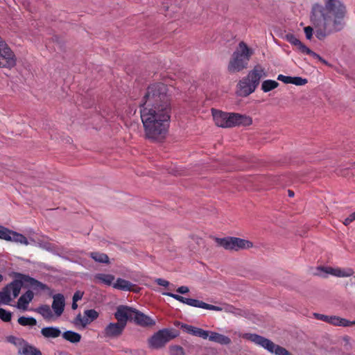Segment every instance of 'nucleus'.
I'll use <instances>...</instances> for the list:
<instances>
[{
	"label": "nucleus",
	"mask_w": 355,
	"mask_h": 355,
	"mask_svg": "<svg viewBox=\"0 0 355 355\" xmlns=\"http://www.w3.org/2000/svg\"><path fill=\"white\" fill-rule=\"evenodd\" d=\"M324 4H314L311 21L315 28V36L322 40L327 35L343 30L347 10L343 0H324Z\"/></svg>",
	"instance_id": "1"
},
{
	"label": "nucleus",
	"mask_w": 355,
	"mask_h": 355,
	"mask_svg": "<svg viewBox=\"0 0 355 355\" xmlns=\"http://www.w3.org/2000/svg\"><path fill=\"white\" fill-rule=\"evenodd\" d=\"M171 108L140 107V117L146 138L157 140L167 132Z\"/></svg>",
	"instance_id": "2"
},
{
	"label": "nucleus",
	"mask_w": 355,
	"mask_h": 355,
	"mask_svg": "<svg viewBox=\"0 0 355 355\" xmlns=\"http://www.w3.org/2000/svg\"><path fill=\"white\" fill-rule=\"evenodd\" d=\"M171 108L167 86L162 83L149 85L141 101L140 107Z\"/></svg>",
	"instance_id": "3"
},
{
	"label": "nucleus",
	"mask_w": 355,
	"mask_h": 355,
	"mask_svg": "<svg viewBox=\"0 0 355 355\" xmlns=\"http://www.w3.org/2000/svg\"><path fill=\"white\" fill-rule=\"evenodd\" d=\"M16 279L7 284L0 291V304L10 305L13 299H15L20 293L24 282H28L33 286H37L44 289L46 286L40 282L21 273H16Z\"/></svg>",
	"instance_id": "4"
},
{
	"label": "nucleus",
	"mask_w": 355,
	"mask_h": 355,
	"mask_svg": "<svg viewBox=\"0 0 355 355\" xmlns=\"http://www.w3.org/2000/svg\"><path fill=\"white\" fill-rule=\"evenodd\" d=\"M215 124L220 128H228L239 125L248 126L252 123L250 116L234 112H225L211 110Z\"/></svg>",
	"instance_id": "5"
},
{
	"label": "nucleus",
	"mask_w": 355,
	"mask_h": 355,
	"mask_svg": "<svg viewBox=\"0 0 355 355\" xmlns=\"http://www.w3.org/2000/svg\"><path fill=\"white\" fill-rule=\"evenodd\" d=\"M254 50L244 42H240L238 47L232 53L227 65V71L230 73H238L246 69L248 66Z\"/></svg>",
	"instance_id": "6"
},
{
	"label": "nucleus",
	"mask_w": 355,
	"mask_h": 355,
	"mask_svg": "<svg viewBox=\"0 0 355 355\" xmlns=\"http://www.w3.org/2000/svg\"><path fill=\"white\" fill-rule=\"evenodd\" d=\"M242 338L247 339L255 345L263 347L268 352L275 355H292L285 348L275 344L270 340L256 334H244Z\"/></svg>",
	"instance_id": "7"
},
{
	"label": "nucleus",
	"mask_w": 355,
	"mask_h": 355,
	"mask_svg": "<svg viewBox=\"0 0 355 355\" xmlns=\"http://www.w3.org/2000/svg\"><path fill=\"white\" fill-rule=\"evenodd\" d=\"M178 336L168 329L159 330L148 340V347L152 349L163 348L167 343Z\"/></svg>",
	"instance_id": "8"
},
{
	"label": "nucleus",
	"mask_w": 355,
	"mask_h": 355,
	"mask_svg": "<svg viewBox=\"0 0 355 355\" xmlns=\"http://www.w3.org/2000/svg\"><path fill=\"white\" fill-rule=\"evenodd\" d=\"M216 243L227 250L239 251L251 248L253 243L245 239L237 237L216 238Z\"/></svg>",
	"instance_id": "9"
},
{
	"label": "nucleus",
	"mask_w": 355,
	"mask_h": 355,
	"mask_svg": "<svg viewBox=\"0 0 355 355\" xmlns=\"http://www.w3.org/2000/svg\"><path fill=\"white\" fill-rule=\"evenodd\" d=\"M16 64L14 53L0 37V67L11 68Z\"/></svg>",
	"instance_id": "10"
},
{
	"label": "nucleus",
	"mask_w": 355,
	"mask_h": 355,
	"mask_svg": "<svg viewBox=\"0 0 355 355\" xmlns=\"http://www.w3.org/2000/svg\"><path fill=\"white\" fill-rule=\"evenodd\" d=\"M0 239L24 245H28L30 244L27 238L22 234L10 230L1 225H0Z\"/></svg>",
	"instance_id": "11"
},
{
	"label": "nucleus",
	"mask_w": 355,
	"mask_h": 355,
	"mask_svg": "<svg viewBox=\"0 0 355 355\" xmlns=\"http://www.w3.org/2000/svg\"><path fill=\"white\" fill-rule=\"evenodd\" d=\"M99 313L95 309H87L83 312V314L78 313L73 320V324L78 327L85 329L87 325L96 320Z\"/></svg>",
	"instance_id": "12"
},
{
	"label": "nucleus",
	"mask_w": 355,
	"mask_h": 355,
	"mask_svg": "<svg viewBox=\"0 0 355 355\" xmlns=\"http://www.w3.org/2000/svg\"><path fill=\"white\" fill-rule=\"evenodd\" d=\"M125 327L120 322H110L103 331V335L105 338L115 339L119 338L123 333Z\"/></svg>",
	"instance_id": "13"
},
{
	"label": "nucleus",
	"mask_w": 355,
	"mask_h": 355,
	"mask_svg": "<svg viewBox=\"0 0 355 355\" xmlns=\"http://www.w3.org/2000/svg\"><path fill=\"white\" fill-rule=\"evenodd\" d=\"M134 312L135 309L127 306H119L114 313V318L117 320L118 322L126 327L128 320H132Z\"/></svg>",
	"instance_id": "14"
},
{
	"label": "nucleus",
	"mask_w": 355,
	"mask_h": 355,
	"mask_svg": "<svg viewBox=\"0 0 355 355\" xmlns=\"http://www.w3.org/2000/svg\"><path fill=\"white\" fill-rule=\"evenodd\" d=\"M265 76H266V73L264 69L261 66L257 65L250 71L245 78L257 87L261 79Z\"/></svg>",
	"instance_id": "15"
},
{
	"label": "nucleus",
	"mask_w": 355,
	"mask_h": 355,
	"mask_svg": "<svg viewBox=\"0 0 355 355\" xmlns=\"http://www.w3.org/2000/svg\"><path fill=\"white\" fill-rule=\"evenodd\" d=\"M132 320L137 324L144 327H152L155 324V320L136 309H135Z\"/></svg>",
	"instance_id": "16"
},
{
	"label": "nucleus",
	"mask_w": 355,
	"mask_h": 355,
	"mask_svg": "<svg viewBox=\"0 0 355 355\" xmlns=\"http://www.w3.org/2000/svg\"><path fill=\"white\" fill-rule=\"evenodd\" d=\"M65 300L62 294L58 293L53 296V303L51 305L52 309L55 315L60 317L64 310Z\"/></svg>",
	"instance_id": "17"
},
{
	"label": "nucleus",
	"mask_w": 355,
	"mask_h": 355,
	"mask_svg": "<svg viewBox=\"0 0 355 355\" xmlns=\"http://www.w3.org/2000/svg\"><path fill=\"white\" fill-rule=\"evenodd\" d=\"M237 87L239 95L241 96H248L253 93L257 88L254 85L245 78H243L239 82Z\"/></svg>",
	"instance_id": "18"
},
{
	"label": "nucleus",
	"mask_w": 355,
	"mask_h": 355,
	"mask_svg": "<svg viewBox=\"0 0 355 355\" xmlns=\"http://www.w3.org/2000/svg\"><path fill=\"white\" fill-rule=\"evenodd\" d=\"M189 306L216 311H221L223 310L220 306L209 304L202 301L192 298H190Z\"/></svg>",
	"instance_id": "19"
},
{
	"label": "nucleus",
	"mask_w": 355,
	"mask_h": 355,
	"mask_svg": "<svg viewBox=\"0 0 355 355\" xmlns=\"http://www.w3.org/2000/svg\"><path fill=\"white\" fill-rule=\"evenodd\" d=\"M33 297V292L31 290L27 291L18 299L17 307L19 309H22L24 311L26 310L28 304L32 301Z\"/></svg>",
	"instance_id": "20"
},
{
	"label": "nucleus",
	"mask_w": 355,
	"mask_h": 355,
	"mask_svg": "<svg viewBox=\"0 0 355 355\" xmlns=\"http://www.w3.org/2000/svg\"><path fill=\"white\" fill-rule=\"evenodd\" d=\"M41 334L45 338H58L62 332L57 327H46L41 329Z\"/></svg>",
	"instance_id": "21"
},
{
	"label": "nucleus",
	"mask_w": 355,
	"mask_h": 355,
	"mask_svg": "<svg viewBox=\"0 0 355 355\" xmlns=\"http://www.w3.org/2000/svg\"><path fill=\"white\" fill-rule=\"evenodd\" d=\"M209 340L223 345H230L232 342L229 337L215 331H210Z\"/></svg>",
	"instance_id": "22"
},
{
	"label": "nucleus",
	"mask_w": 355,
	"mask_h": 355,
	"mask_svg": "<svg viewBox=\"0 0 355 355\" xmlns=\"http://www.w3.org/2000/svg\"><path fill=\"white\" fill-rule=\"evenodd\" d=\"M19 354L22 355H42L40 349L29 345L26 341L24 342L21 347L19 349Z\"/></svg>",
	"instance_id": "23"
},
{
	"label": "nucleus",
	"mask_w": 355,
	"mask_h": 355,
	"mask_svg": "<svg viewBox=\"0 0 355 355\" xmlns=\"http://www.w3.org/2000/svg\"><path fill=\"white\" fill-rule=\"evenodd\" d=\"M35 311L40 314L44 319L51 320L55 314H53L51 307L47 304L41 305L35 309Z\"/></svg>",
	"instance_id": "24"
},
{
	"label": "nucleus",
	"mask_w": 355,
	"mask_h": 355,
	"mask_svg": "<svg viewBox=\"0 0 355 355\" xmlns=\"http://www.w3.org/2000/svg\"><path fill=\"white\" fill-rule=\"evenodd\" d=\"M132 286L133 284L130 282L121 278H118L113 284L114 288L125 291H131Z\"/></svg>",
	"instance_id": "25"
},
{
	"label": "nucleus",
	"mask_w": 355,
	"mask_h": 355,
	"mask_svg": "<svg viewBox=\"0 0 355 355\" xmlns=\"http://www.w3.org/2000/svg\"><path fill=\"white\" fill-rule=\"evenodd\" d=\"M62 337L66 340L71 343H78L80 341L81 336L80 334L73 331H67L62 334Z\"/></svg>",
	"instance_id": "26"
},
{
	"label": "nucleus",
	"mask_w": 355,
	"mask_h": 355,
	"mask_svg": "<svg viewBox=\"0 0 355 355\" xmlns=\"http://www.w3.org/2000/svg\"><path fill=\"white\" fill-rule=\"evenodd\" d=\"M328 323L340 327H349L352 325L351 321L338 316H330Z\"/></svg>",
	"instance_id": "27"
},
{
	"label": "nucleus",
	"mask_w": 355,
	"mask_h": 355,
	"mask_svg": "<svg viewBox=\"0 0 355 355\" xmlns=\"http://www.w3.org/2000/svg\"><path fill=\"white\" fill-rule=\"evenodd\" d=\"M95 278L100 282L107 285L113 286V282L114 280V276L110 274L98 273L95 275Z\"/></svg>",
	"instance_id": "28"
},
{
	"label": "nucleus",
	"mask_w": 355,
	"mask_h": 355,
	"mask_svg": "<svg viewBox=\"0 0 355 355\" xmlns=\"http://www.w3.org/2000/svg\"><path fill=\"white\" fill-rule=\"evenodd\" d=\"M279 86V83L273 80H266L261 84V90L263 92H269Z\"/></svg>",
	"instance_id": "29"
},
{
	"label": "nucleus",
	"mask_w": 355,
	"mask_h": 355,
	"mask_svg": "<svg viewBox=\"0 0 355 355\" xmlns=\"http://www.w3.org/2000/svg\"><path fill=\"white\" fill-rule=\"evenodd\" d=\"M17 322L20 325L24 327H33L37 324V320L33 317L20 316Z\"/></svg>",
	"instance_id": "30"
},
{
	"label": "nucleus",
	"mask_w": 355,
	"mask_h": 355,
	"mask_svg": "<svg viewBox=\"0 0 355 355\" xmlns=\"http://www.w3.org/2000/svg\"><path fill=\"white\" fill-rule=\"evenodd\" d=\"M90 257L92 258L95 261L103 263H109V257L104 253H100L98 252H91L89 254Z\"/></svg>",
	"instance_id": "31"
},
{
	"label": "nucleus",
	"mask_w": 355,
	"mask_h": 355,
	"mask_svg": "<svg viewBox=\"0 0 355 355\" xmlns=\"http://www.w3.org/2000/svg\"><path fill=\"white\" fill-rule=\"evenodd\" d=\"M354 274V271L351 268L341 269L339 268H336L334 276L339 277H350Z\"/></svg>",
	"instance_id": "32"
},
{
	"label": "nucleus",
	"mask_w": 355,
	"mask_h": 355,
	"mask_svg": "<svg viewBox=\"0 0 355 355\" xmlns=\"http://www.w3.org/2000/svg\"><path fill=\"white\" fill-rule=\"evenodd\" d=\"M168 350L170 355H185L184 349L180 345H171Z\"/></svg>",
	"instance_id": "33"
},
{
	"label": "nucleus",
	"mask_w": 355,
	"mask_h": 355,
	"mask_svg": "<svg viewBox=\"0 0 355 355\" xmlns=\"http://www.w3.org/2000/svg\"><path fill=\"white\" fill-rule=\"evenodd\" d=\"M181 329L191 335L195 336L196 332L197 331L198 327H193L192 325L187 324H181L180 326Z\"/></svg>",
	"instance_id": "34"
},
{
	"label": "nucleus",
	"mask_w": 355,
	"mask_h": 355,
	"mask_svg": "<svg viewBox=\"0 0 355 355\" xmlns=\"http://www.w3.org/2000/svg\"><path fill=\"white\" fill-rule=\"evenodd\" d=\"M12 318V313L3 308H0V319L3 322H10Z\"/></svg>",
	"instance_id": "35"
},
{
	"label": "nucleus",
	"mask_w": 355,
	"mask_h": 355,
	"mask_svg": "<svg viewBox=\"0 0 355 355\" xmlns=\"http://www.w3.org/2000/svg\"><path fill=\"white\" fill-rule=\"evenodd\" d=\"M285 38L287 42H288L291 44L297 46V44H300V40L297 39L293 34L289 33L286 35Z\"/></svg>",
	"instance_id": "36"
},
{
	"label": "nucleus",
	"mask_w": 355,
	"mask_h": 355,
	"mask_svg": "<svg viewBox=\"0 0 355 355\" xmlns=\"http://www.w3.org/2000/svg\"><path fill=\"white\" fill-rule=\"evenodd\" d=\"M307 83H308V80L306 78H303L299 77V76L293 77L292 84H293V85H295L297 86H302V85H306Z\"/></svg>",
	"instance_id": "37"
},
{
	"label": "nucleus",
	"mask_w": 355,
	"mask_h": 355,
	"mask_svg": "<svg viewBox=\"0 0 355 355\" xmlns=\"http://www.w3.org/2000/svg\"><path fill=\"white\" fill-rule=\"evenodd\" d=\"M210 334L209 331L204 330L201 328H198L197 331L196 332L195 336H198L202 338L203 339L209 338Z\"/></svg>",
	"instance_id": "38"
},
{
	"label": "nucleus",
	"mask_w": 355,
	"mask_h": 355,
	"mask_svg": "<svg viewBox=\"0 0 355 355\" xmlns=\"http://www.w3.org/2000/svg\"><path fill=\"white\" fill-rule=\"evenodd\" d=\"M277 80L286 84H292L293 77L279 74L277 76Z\"/></svg>",
	"instance_id": "39"
},
{
	"label": "nucleus",
	"mask_w": 355,
	"mask_h": 355,
	"mask_svg": "<svg viewBox=\"0 0 355 355\" xmlns=\"http://www.w3.org/2000/svg\"><path fill=\"white\" fill-rule=\"evenodd\" d=\"M296 48L302 53L307 54V53L311 52V49H309L306 45H304L301 41L300 44L297 45Z\"/></svg>",
	"instance_id": "40"
},
{
	"label": "nucleus",
	"mask_w": 355,
	"mask_h": 355,
	"mask_svg": "<svg viewBox=\"0 0 355 355\" xmlns=\"http://www.w3.org/2000/svg\"><path fill=\"white\" fill-rule=\"evenodd\" d=\"M304 31V33H305L306 39L311 40L313 36V28L311 26H309L305 27Z\"/></svg>",
	"instance_id": "41"
},
{
	"label": "nucleus",
	"mask_w": 355,
	"mask_h": 355,
	"mask_svg": "<svg viewBox=\"0 0 355 355\" xmlns=\"http://www.w3.org/2000/svg\"><path fill=\"white\" fill-rule=\"evenodd\" d=\"M314 316L316 319L324 321L327 323L329 322V318H330V316L323 315V314H320V313H314Z\"/></svg>",
	"instance_id": "42"
},
{
	"label": "nucleus",
	"mask_w": 355,
	"mask_h": 355,
	"mask_svg": "<svg viewBox=\"0 0 355 355\" xmlns=\"http://www.w3.org/2000/svg\"><path fill=\"white\" fill-rule=\"evenodd\" d=\"M318 269L324 271L327 274H330L334 276V273L336 272V268L331 267H321L318 268Z\"/></svg>",
	"instance_id": "43"
},
{
	"label": "nucleus",
	"mask_w": 355,
	"mask_h": 355,
	"mask_svg": "<svg viewBox=\"0 0 355 355\" xmlns=\"http://www.w3.org/2000/svg\"><path fill=\"white\" fill-rule=\"evenodd\" d=\"M8 340H9V342L14 343L15 345H17V344H20V345L22 344L23 345L24 342V340L23 339L18 338H16L14 336L10 337Z\"/></svg>",
	"instance_id": "44"
},
{
	"label": "nucleus",
	"mask_w": 355,
	"mask_h": 355,
	"mask_svg": "<svg viewBox=\"0 0 355 355\" xmlns=\"http://www.w3.org/2000/svg\"><path fill=\"white\" fill-rule=\"evenodd\" d=\"M83 296V292L80 291H77L73 295V301L78 302L82 299Z\"/></svg>",
	"instance_id": "45"
},
{
	"label": "nucleus",
	"mask_w": 355,
	"mask_h": 355,
	"mask_svg": "<svg viewBox=\"0 0 355 355\" xmlns=\"http://www.w3.org/2000/svg\"><path fill=\"white\" fill-rule=\"evenodd\" d=\"M155 282L162 286L166 287L169 285V282L164 279L162 278H157L155 279Z\"/></svg>",
	"instance_id": "46"
},
{
	"label": "nucleus",
	"mask_w": 355,
	"mask_h": 355,
	"mask_svg": "<svg viewBox=\"0 0 355 355\" xmlns=\"http://www.w3.org/2000/svg\"><path fill=\"white\" fill-rule=\"evenodd\" d=\"M37 246L48 251L51 250V244L49 243H37Z\"/></svg>",
	"instance_id": "47"
},
{
	"label": "nucleus",
	"mask_w": 355,
	"mask_h": 355,
	"mask_svg": "<svg viewBox=\"0 0 355 355\" xmlns=\"http://www.w3.org/2000/svg\"><path fill=\"white\" fill-rule=\"evenodd\" d=\"M189 291V288L185 286H182L177 289V292L179 293H181V294L187 293Z\"/></svg>",
	"instance_id": "48"
},
{
	"label": "nucleus",
	"mask_w": 355,
	"mask_h": 355,
	"mask_svg": "<svg viewBox=\"0 0 355 355\" xmlns=\"http://www.w3.org/2000/svg\"><path fill=\"white\" fill-rule=\"evenodd\" d=\"M163 295L170 296V297L174 298L175 300H176L179 301V302L181 300L180 299L181 295H177V294H174V293H163Z\"/></svg>",
	"instance_id": "49"
},
{
	"label": "nucleus",
	"mask_w": 355,
	"mask_h": 355,
	"mask_svg": "<svg viewBox=\"0 0 355 355\" xmlns=\"http://www.w3.org/2000/svg\"><path fill=\"white\" fill-rule=\"evenodd\" d=\"M306 55H312L314 58H318L323 63H327V62L324 60H323L319 55H318L316 53L312 51L311 50V52L310 53H307Z\"/></svg>",
	"instance_id": "50"
},
{
	"label": "nucleus",
	"mask_w": 355,
	"mask_h": 355,
	"mask_svg": "<svg viewBox=\"0 0 355 355\" xmlns=\"http://www.w3.org/2000/svg\"><path fill=\"white\" fill-rule=\"evenodd\" d=\"M306 55H312L314 58H318L323 63H327V62L324 60H323L319 55H318L316 53L312 51L311 50V52L310 53H307Z\"/></svg>",
	"instance_id": "51"
},
{
	"label": "nucleus",
	"mask_w": 355,
	"mask_h": 355,
	"mask_svg": "<svg viewBox=\"0 0 355 355\" xmlns=\"http://www.w3.org/2000/svg\"><path fill=\"white\" fill-rule=\"evenodd\" d=\"M23 6L28 9L30 12H33V9L31 7L30 3L28 1H24L23 3Z\"/></svg>",
	"instance_id": "52"
},
{
	"label": "nucleus",
	"mask_w": 355,
	"mask_h": 355,
	"mask_svg": "<svg viewBox=\"0 0 355 355\" xmlns=\"http://www.w3.org/2000/svg\"><path fill=\"white\" fill-rule=\"evenodd\" d=\"M180 299L181 300H180V302H182L183 304L189 305V302L190 300V298H187V297L181 296Z\"/></svg>",
	"instance_id": "53"
},
{
	"label": "nucleus",
	"mask_w": 355,
	"mask_h": 355,
	"mask_svg": "<svg viewBox=\"0 0 355 355\" xmlns=\"http://www.w3.org/2000/svg\"><path fill=\"white\" fill-rule=\"evenodd\" d=\"M352 223V220L349 218V217L346 218L343 222L345 225H348Z\"/></svg>",
	"instance_id": "54"
},
{
	"label": "nucleus",
	"mask_w": 355,
	"mask_h": 355,
	"mask_svg": "<svg viewBox=\"0 0 355 355\" xmlns=\"http://www.w3.org/2000/svg\"><path fill=\"white\" fill-rule=\"evenodd\" d=\"M77 308H78L77 302L73 301L72 304H71V309L73 310H76Z\"/></svg>",
	"instance_id": "55"
},
{
	"label": "nucleus",
	"mask_w": 355,
	"mask_h": 355,
	"mask_svg": "<svg viewBox=\"0 0 355 355\" xmlns=\"http://www.w3.org/2000/svg\"><path fill=\"white\" fill-rule=\"evenodd\" d=\"M30 244L29 245H35L37 246V243H36L34 239H31L30 241H28Z\"/></svg>",
	"instance_id": "56"
},
{
	"label": "nucleus",
	"mask_w": 355,
	"mask_h": 355,
	"mask_svg": "<svg viewBox=\"0 0 355 355\" xmlns=\"http://www.w3.org/2000/svg\"><path fill=\"white\" fill-rule=\"evenodd\" d=\"M289 197H293L294 196V192L291 190L288 191Z\"/></svg>",
	"instance_id": "57"
},
{
	"label": "nucleus",
	"mask_w": 355,
	"mask_h": 355,
	"mask_svg": "<svg viewBox=\"0 0 355 355\" xmlns=\"http://www.w3.org/2000/svg\"><path fill=\"white\" fill-rule=\"evenodd\" d=\"M348 217H349V218L352 220V222H353L354 220H355V218H354V216L353 213H352V214H351Z\"/></svg>",
	"instance_id": "58"
},
{
	"label": "nucleus",
	"mask_w": 355,
	"mask_h": 355,
	"mask_svg": "<svg viewBox=\"0 0 355 355\" xmlns=\"http://www.w3.org/2000/svg\"><path fill=\"white\" fill-rule=\"evenodd\" d=\"M233 309L232 306H227L226 309H225V311L227 312H232V309Z\"/></svg>",
	"instance_id": "59"
},
{
	"label": "nucleus",
	"mask_w": 355,
	"mask_h": 355,
	"mask_svg": "<svg viewBox=\"0 0 355 355\" xmlns=\"http://www.w3.org/2000/svg\"><path fill=\"white\" fill-rule=\"evenodd\" d=\"M3 280V275L0 274V283L2 282Z\"/></svg>",
	"instance_id": "60"
},
{
	"label": "nucleus",
	"mask_w": 355,
	"mask_h": 355,
	"mask_svg": "<svg viewBox=\"0 0 355 355\" xmlns=\"http://www.w3.org/2000/svg\"><path fill=\"white\" fill-rule=\"evenodd\" d=\"M351 322H352V325L355 324V321H351Z\"/></svg>",
	"instance_id": "61"
},
{
	"label": "nucleus",
	"mask_w": 355,
	"mask_h": 355,
	"mask_svg": "<svg viewBox=\"0 0 355 355\" xmlns=\"http://www.w3.org/2000/svg\"><path fill=\"white\" fill-rule=\"evenodd\" d=\"M353 214H354V218H355V211L353 213Z\"/></svg>",
	"instance_id": "62"
}]
</instances>
